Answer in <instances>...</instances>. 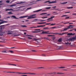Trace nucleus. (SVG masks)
Listing matches in <instances>:
<instances>
[{
  "mask_svg": "<svg viewBox=\"0 0 76 76\" xmlns=\"http://www.w3.org/2000/svg\"><path fill=\"white\" fill-rule=\"evenodd\" d=\"M17 73L18 74H30L31 75H36V74L35 73H22L19 72H17Z\"/></svg>",
  "mask_w": 76,
  "mask_h": 76,
  "instance_id": "nucleus-1",
  "label": "nucleus"
},
{
  "mask_svg": "<svg viewBox=\"0 0 76 76\" xmlns=\"http://www.w3.org/2000/svg\"><path fill=\"white\" fill-rule=\"evenodd\" d=\"M10 25V24H7L5 25H3L0 26V27H1L0 28V29H1V30L3 29H4V28H5V27L4 26L9 25Z\"/></svg>",
  "mask_w": 76,
  "mask_h": 76,
  "instance_id": "nucleus-2",
  "label": "nucleus"
},
{
  "mask_svg": "<svg viewBox=\"0 0 76 76\" xmlns=\"http://www.w3.org/2000/svg\"><path fill=\"white\" fill-rule=\"evenodd\" d=\"M49 32V31H42V33H41V34H53V33H48Z\"/></svg>",
  "mask_w": 76,
  "mask_h": 76,
  "instance_id": "nucleus-3",
  "label": "nucleus"
},
{
  "mask_svg": "<svg viewBox=\"0 0 76 76\" xmlns=\"http://www.w3.org/2000/svg\"><path fill=\"white\" fill-rule=\"evenodd\" d=\"M68 75H69L70 76H76V74H72V73H69Z\"/></svg>",
  "mask_w": 76,
  "mask_h": 76,
  "instance_id": "nucleus-4",
  "label": "nucleus"
},
{
  "mask_svg": "<svg viewBox=\"0 0 76 76\" xmlns=\"http://www.w3.org/2000/svg\"><path fill=\"white\" fill-rule=\"evenodd\" d=\"M72 28H73V27H68V28H64V30H62V31H67L68 29H71Z\"/></svg>",
  "mask_w": 76,
  "mask_h": 76,
  "instance_id": "nucleus-5",
  "label": "nucleus"
},
{
  "mask_svg": "<svg viewBox=\"0 0 76 76\" xmlns=\"http://www.w3.org/2000/svg\"><path fill=\"white\" fill-rule=\"evenodd\" d=\"M8 64L9 65H12V66H17V67H22V66H19L18 65L17 66H16V65L15 64Z\"/></svg>",
  "mask_w": 76,
  "mask_h": 76,
  "instance_id": "nucleus-6",
  "label": "nucleus"
},
{
  "mask_svg": "<svg viewBox=\"0 0 76 76\" xmlns=\"http://www.w3.org/2000/svg\"><path fill=\"white\" fill-rule=\"evenodd\" d=\"M3 51H2V53H7V50L6 49H3Z\"/></svg>",
  "mask_w": 76,
  "mask_h": 76,
  "instance_id": "nucleus-7",
  "label": "nucleus"
},
{
  "mask_svg": "<svg viewBox=\"0 0 76 76\" xmlns=\"http://www.w3.org/2000/svg\"><path fill=\"white\" fill-rule=\"evenodd\" d=\"M71 38V41H75V39H76V37H72Z\"/></svg>",
  "mask_w": 76,
  "mask_h": 76,
  "instance_id": "nucleus-8",
  "label": "nucleus"
},
{
  "mask_svg": "<svg viewBox=\"0 0 76 76\" xmlns=\"http://www.w3.org/2000/svg\"><path fill=\"white\" fill-rule=\"evenodd\" d=\"M57 3L56 1H52L50 2H49V4H53V3Z\"/></svg>",
  "mask_w": 76,
  "mask_h": 76,
  "instance_id": "nucleus-9",
  "label": "nucleus"
},
{
  "mask_svg": "<svg viewBox=\"0 0 76 76\" xmlns=\"http://www.w3.org/2000/svg\"><path fill=\"white\" fill-rule=\"evenodd\" d=\"M54 17H55V16H53V17H51L50 18L47 19V20H51L53 19V18H54Z\"/></svg>",
  "mask_w": 76,
  "mask_h": 76,
  "instance_id": "nucleus-10",
  "label": "nucleus"
},
{
  "mask_svg": "<svg viewBox=\"0 0 76 76\" xmlns=\"http://www.w3.org/2000/svg\"><path fill=\"white\" fill-rule=\"evenodd\" d=\"M12 10V11H14V12L15 11H16V10H13L12 9H6L5 10V11H7V10Z\"/></svg>",
  "mask_w": 76,
  "mask_h": 76,
  "instance_id": "nucleus-11",
  "label": "nucleus"
},
{
  "mask_svg": "<svg viewBox=\"0 0 76 76\" xmlns=\"http://www.w3.org/2000/svg\"><path fill=\"white\" fill-rule=\"evenodd\" d=\"M11 18H15V19H19L18 18H16V16H15V15H12L11 17Z\"/></svg>",
  "mask_w": 76,
  "mask_h": 76,
  "instance_id": "nucleus-12",
  "label": "nucleus"
},
{
  "mask_svg": "<svg viewBox=\"0 0 76 76\" xmlns=\"http://www.w3.org/2000/svg\"><path fill=\"white\" fill-rule=\"evenodd\" d=\"M44 26H45V25H42V26H37V28L39 27H44Z\"/></svg>",
  "mask_w": 76,
  "mask_h": 76,
  "instance_id": "nucleus-13",
  "label": "nucleus"
},
{
  "mask_svg": "<svg viewBox=\"0 0 76 76\" xmlns=\"http://www.w3.org/2000/svg\"><path fill=\"white\" fill-rule=\"evenodd\" d=\"M28 16V15H26L25 16H21L19 18H26V17H27Z\"/></svg>",
  "mask_w": 76,
  "mask_h": 76,
  "instance_id": "nucleus-14",
  "label": "nucleus"
},
{
  "mask_svg": "<svg viewBox=\"0 0 76 76\" xmlns=\"http://www.w3.org/2000/svg\"><path fill=\"white\" fill-rule=\"evenodd\" d=\"M61 41H62V39L60 38L58 40V41L59 42H61Z\"/></svg>",
  "mask_w": 76,
  "mask_h": 76,
  "instance_id": "nucleus-15",
  "label": "nucleus"
},
{
  "mask_svg": "<svg viewBox=\"0 0 76 76\" xmlns=\"http://www.w3.org/2000/svg\"><path fill=\"white\" fill-rule=\"evenodd\" d=\"M41 10H42V9L39 10H37V11H33V12H39V11H41Z\"/></svg>",
  "mask_w": 76,
  "mask_h": 76,
  "instance_id": "nucleus-16",
  "label": "nucleus"
},
{
  "mask_svg": "<svg viewBox=\"0 0 76 76\" xmlns=\"http://www.w3.org/2000/svg\"><path fill=\"white\" fill-rule=\"evenodd\" d=\"M44 23H46V22L39 23H37L38 24H43Z\"/></svg>",
  "mask_w": 76,
  "mask_h": 76,
  "instance_id": "nucleus-17",
  "label": "nucleus"
},
{
  "mask_svg": "<svg viewBox=\"0 0 76 76\" xmlns=\"http://www.w3.org/2000/svg\"><path fill=\"white\" fill-rule=\"evenodd\" d=\"M32 40L33 41H37V40H39V39H37L35 38H34Z\"/></svg>",
  "mask_w": 76,
  "mask_h": 76,
  "instance_id": "nucleus-18",
  "label": "nucleus"
},
{
  "mask_svg": "<svg viewBox=\"0 0 76 76\" xmlns=\"http://www.w3.org/2000/svg\"><path fill=\"white\" fill-rule=\"evenodd\" d=\"M56 72L48 73L47 74H56Z\"/></svg>",
  "mask_w": 76,
  "mask_h": 76,
  "instance_id": "nucleus-19",
  "label": "nucleus"
},
{
  "mask_svg": "<svg viewBox=\"0 0 76 76\" xmlns=\"http://www.w3.org/2000/svg\"><path fill=\"white\" fill-rule=\"evenodd\" d=\"M28 18H27L28 19H31V17H32V16H31H31H28Z\"/></svg>",
  "mask_w": 76,
  "mask_h": 76,
  "instance_id": "nucleus-20",
  "label": "nucleus"
},
{
  "mask_svg": "<svg viewBox=\"0 0 76 76\" xmlns=\"http://www.w3.org/2000/svg\"><path fill=\"white\" fill-rule=\"evenodd\" d=\"M17 72H7V73H17Z\"/></svg>",
  "mask_w": 76,
  "mask_h": 76,
  "instance_id": "nucleus-21",
  "label": "nucleus"
},
{
  "mask_svg": "<svg viewBox=\"0 0 76 76\" xmlns=\"http://www.w3.org/2000/svg\"><path fill=\"white\" fill-rule=\"evenodd\" d=\"M16 4H12V5H10V6L11 7L15 6H16Z\"/></svg>",
  "mask_w": 76,
  "mask_h": 76,
  "instance_id": "nucleus-22",
  "label": "nucleus"
},
{
  "mask_svg": "<svg viewBox=\"0 0 76 76\" xmlns=\"http://www.w3.org/2000/svg\"><path fill=\"white\" fill-rule=\"evenodd\" d=\"M9 52H10L11 53H14V52L12 50H9Z\"/></svg>",
  "mask_w": 76,
  "mask_h": 76,
  "instance_id": "nucleus-23",
  "label": "nucleus"
},
{
  "mask_svg": "<svg viewBox=\"0 0 76 76\" xmlns=\"http://www.w3.org/2000/svg\"><path fill=\"white\" fill-rule=\"evenodd\" d=\"M47 14V13H42V14H40V15H46V14Z\"/></svg>",
  "mask_w": 76,
  "mask_h": 76,
  "instance_id": "nucleus-24",
  "label": "nucleus"
},
{
  "mask_svg": "<svg viewBox=\"0 0 76 76\" xmlns=\"http://www.w3.org/2000/svg\"><path fill=\"white\" fill-rule=\"evenodd\" d=\"M72 41V39L71 38H69V39H67V41Z\"/></svg>",
  "mask_w": 76,
  "mask_h": 76,
  "instance_id": "nucleus-25",
  "label": "nucleus"
},
{
  "mask_svg": "<svg viewBox=\"0 0 76 76\" xmlns=\"http://www.w3.org/2000/svg\"><path fill=\"white\" fill-rule=\"evenodd\" d=\"M66 3H67V2L63 3H60L61 4H66Z\"/></svg>",
  "mask_w": 76,
  "mask_h": 76,
  "instance_id": "nucleus-26",
  "label": "nucleus"
},
{
  "mask_svg": "<svg viewBox=\"0 0 76 76\" xmlns=\"http://www.w3.org/2000/svg\"><path fill=\"white\" fill-rule=\"evenodd\" d=\"M73 26L72 25H69V26H67L68 28H70V27H73Z\"/></svg>",
  "mask_w": 76,
  "mask_h": 76,
  "instance_id": "nucleus-27",
  "label": "nucleus"
},
{
  "mask_svg": "<svg viewBox=\"0 0 76 76\" xmlns=\"http://www.w3.org/2000/svg\"><path fill=\"white\" fill-rule=\"evenodd\" d=\"M20 34H15L14 35V37H17V36H19Z\"/></svg>",
  "mask_w": 76,
  "mask_h": 76,
  "instance_id": "nucleus-28",
  "label": "nucleus"
},
{
  "mask_svg": "<svg viewBox=\"0 0 76 76\" xmlns=\"http://www.w3.org/2000/svg\"><path fill=\"white\" fill-rule=\"evenodd\" d=\"M38 19H35L34 20H33V21H32V22H34L35 21H38V20H38Z\"/></svg>",
  "mask_w": 76,
  "mask_h": 76,
  "instance_id": "nucleus-29",
  "label": "nucleus"
},
{
  "mask_svg": "<svg viewBox=\"0 0 76 76\" xmlns=\"http://www.w3.org/2000/svg\"><path fill=\"white\" fill-rule=\"evenodd\" d=\"M72 33H68L67 34V35H72Z\"/></svg>",
  "mask_w": 76,
  "mask_h": 76,
  "instance_id": "nucleus-30",
  "label": "nucleus"
},
{
  "mask_svg": "<svg viewBox=\"0 0 76 76\" xmlns=\"http://www.w3.org/2000/svg\"><path fill=\"white\" fill-rule=\"evenodd\" d=\"M26 3V1H20V4H22V3Z\"/></svg>",
  "mask_w": 76,
  "mask_h": 76,
  "instance_id": "nucleus-31",
  "label": "nucleus"
},
{
  "mask_svg": "<svg viewBox=\"0 0 76 76\" xmlns=\"http://www.w3.org/2000/svg\"><path fill=\"white\" fill-rule=\"evenodd\" d=\"M8 15H11V14H13V13H12V12H8Z\"/></svg>",
  "mask_w": 76,
  "mask_h": 76,
  "instance_id": "nucleus-32",
  "label": "nucleus"
},
{
  "mask_svg": "<svg viewBox=\"0 0 76 76\" xmlns=\"http://www.w3.org/2000/svg\"><path fill=\"white\" fill-rule=\"evenodd\" d=\"M39 75H43V74H44V73H39Z\"/></svg>",
  "mask_w": 76,
  "mask_h": 76,
  "instance_id": "nucleus-33",
  "label": "nucleus"
},
{
  "mask_svg": "<svg viewBox=\"0 0 76 76\" xmlns=\"http://www.w3.org/2000/svg\"><path fill=\"white\" fill-rule=\"evenodd\" d=\"M73 7H67V9H73Z\"/></svg>",
  "mask_w": 76,
  "mask_h": 76,
  "instance_id": "nucleus-34",
  "label": "nucleus"
},
{
  "mask_svg": "<svg viewBox=\"0 0 76 76\" xmlns=\"http://www.w3.org/2000/svg\"><path fill=\"white\" fill-rule=\"evenodd\" d=\"M52 39L54 40V39H56V37H52Z\"/></svg>",
  "mask_w": 76,
  "mask_h": 76,
  "instance_id": "nucleus-35",
  "label": "nucleus"
},
{
  "mask_svg": "<svg viewBox=\"0 0 76 76\" xmlns=\"http://www.w3.org/2000/svg\"><path fill=\"white\" fill-rule=\"evenodd\" d=\"M46 9H51V7H48L46 8Z\"/></svg>",
  "mask_w": 76,
  "mask_h": 76,
  "instance_id": "nucleus-36",
  "label": "nucleus"
},
{
  "mask_svg": "<svg viewBox=\"0 0 76 76\" xmlns=\"http://www.w3.org/2000/svg\"><path fill=\"white\" fill-rule=\"evenodd\" d=\"M32 32H41L40 31H32Z\"/></svg>",
  "mask_w": 76,
  "mask_h": 76,
  "instance_id": "nucleus-37",
  "label": "nucleus"
},
{
  "mask_svg": "<svg viewBox=\"0 0 76 76\" xmlns=\"http://www.w3.org/2000/svg\"><path fill=\"white\" fill-rule=\"evenodd\" d=\"M20 26H21L22 27H27V26H26L21 25Z\"/></svg>",
  "mask_w": 76,
  "mask_h": 76,
  "instance_id": "nucleus-38",
  "label": "nucleus"
},
{
  "mask_svg": "<svg viewBox=\"0 0 76 76\" xmlns=\"http://www.w3.org/2000/svg\"><path fill=\"white\" fill-rule=\"evenodd\" d=\"M6 2L7 3H10V1L9 0H8V1H6Z\"/></svg>",
  "mask_w": 76,
  "mask_h": 76,
  "instance_id": "nucleus-39",
  "label": "nucleus"
},
{
  "mask_svg": "<svg viewBox=\"0 0 76 76\" xmlns=\"http://www.w3.org/2000/svg\"><path fill=\"white\" fill-rule=\"evenodd\" d=\"M2 23H4V22L3 21H1L0 22V24H2Z\"/></svg>",
  "mask_w": 76,
  "mask_h": 76,
  "instance_id": "nucleus-40",
  "label": "nucleus"
},
{
  "mask_svg": "<svg viewBox=\"0 0 76 76\" xmlns=\"http://www.w3.org/2000/svg\"><path fill=\"white\" fill-rule=\"evenodd\" d=\"M7 34V35H11L12 34L11 33H8Z\"/></svg>",
  "mask_w": 76,
  "mask_h": 76,
  "instance_id": "nucleus-41",
  "label": "nucleus"
},
{
  "mask_svg": "<svg viewBox=\"0 0 76 76\" xmlns=\"http://www.w3.org/2000/svg\"><path fill=\"white\" fill-rule=\"evenodd\" d=\"M34 31H41V30L40 29H35Z\"/></svg>",
  "mask_w": 76,
  "mask_h": 76,
  "instance_id": "nucleus-42",
  "label": "nucleus"
},
{
  "mask_svg": "<svg viewBox=\"0 0 76 76\" xmlns=\"http://www.w3.org/2000/svg\"><path fill=\"white\" fill-rule=\"evenodd\" d=\"M56 28V27H51L50 28H51L52 29H54V28Z\"/></svg>",
  "mask_w": 76,
  "mask_h": 76,
  "instance_id": "nucleus-43",
  "label": "nucleus"
},
{
  "mask_svg": "<svg viewBox=\"0 0 76 76\" xmlns=\"http://www.w3.org/2000/svg\"><path fill=\"white\" fill-rule=\"evenodd\" d=\"M48 17H42V18H43V19H45V18H47Z\"/></svg>",
  "mask_w": 76,
  "mask_h": 76,
  "instance_id": "nucleus-44",
  "label": "nucleus"
},
{
  "mask_svg": "<svg viewBox=\"0 0 76 76\" xmlns=\"http://www.w3.org/2000/svg\"><path fill=\"white\" fill-rule=\"evenodd\" d=\"M50 1H45V2H44V3H48V2H50Z\"/></svg>",
  "mask_w": 76,
  "mask_h": 76,
  "instance_id": "nucleus-45",
  "label": "nucleus"
},
{
  "mask_svg": "<svg viewBox=\"0 0 76 76\" xmlns=\"http://www.w3.org/2000/svg\"><path fill=\"white\" fill-rule=\"evenodd\" d=\"M64 16H67V15H64L62 16L61 17H64Z\"/></svg>",
  "mask_w": 76,
  "mask_h": 76,
  "instance_id": "nucleus-46",
  "label": "nucleus"
},
{
  "mask_svg": "<svg viewBox=\"0 0 76 76\" xmlns=\"http://www.w3.org/2000/svg\"><path fill=\"white\" fill-rule=\"evenodd\" d=\"M37 18L36 17H31V19H33V18Z\"/></svg>",
  "mask_w": 76,
  "mask_h": 76,
  "instance_id": "nucleus-47",
  "label": "nucleus"
},
{
  "mask_svg": "<svg viewBox=\"0 0 76 76\" xmlns=\"http://www.w3.org/2000/svg\"><path fill=\"white\" fill-rule=\"evenodd\" d=\"M56 25V23H52L50 24V25Z\"/></svg>",
  "mask_w": 76,
  "mask_h": 76,
  "instance_id": "nucleus-48",
  "label": "nucleus"
},
{
  "mask_svg": "<svg viewBox=\"0 0 76 76\" xmlns=\"http://www.w3.org/2000/svg\"><path fill=\"white\" fill-rule=\"evenodd\" d=\"M26 36H28L29 37H32V36H31L29 35H26Z\"/></svg>",
  "mask_w": 76,
  "mask_h": 76,
  "instance_id": "nucleus-49",
  "label": "nucleus"
},
{
  "mask_svg": "<svg viewBox=\"0 0 76 76\" xmlns=\"http://www.w3.org/2000/svg\"><path fill=\"white\" fill-rule=\"evenodd\" d=\"M28 39H32V38H31L29 37H28Z\"/></svg>",
  "mask_w": 76,
  "mask_h": 76,
  "instance_id": "nucleus-50",
  "label": "nucleus"
},
{
  "mask_svg": "<svg viewBox=\"0 0 76 76\" xmlns=\"http://www.w3.org/2000/svg\"><path fill=\"white\" fill-rule=\"evenodd\" d=\"M4 22V23H7L8 21H3Z\"/></svg>",
  "mask_w": 76,
  "mask_h": 76,
  "instance_id": "nucleus-51",
  "label": "nucleus"
},
{
  "mask_svg": "<svg viewBox=\"0 0 76 76\" xmlns=\"http://www.w3.org/2000/svg\"><path fill=\"white\" fill-rule=\"evenodd\" d=\"M40 22H44V21H45V20H40Z\"/></svg>",
  "mask_w": 76,
  "mask_h": 76,
  "instance_id": "nucleus-52",
  "label": "nucleus"
},
{
  "mask_svg": "<svg viewBox=\"0 0 76 76\" xmlns=\"http://www.w3.org/2000/svg\"><path fill=\"white\" fill-rule=\"evenodd\" d=\"M48 37H51L52 36H54V35H48Z\"/></svg>",
  "mask_w": 76,
  "mask_h": 76,
  "instance_id": "nucleus-53",
  "label": "nucleus"
},
{
  "mask_svg": "<svg viewBox=\"0 0 76 76\" xmlns=\"http://www.w3.org/2000/svg\"><path fill=\"white\" fill-rule=\"evenodd\" d=\"M35 15H36V14L32 15H31V16H35Z\"/></svg>",
  "mask_w": 76,
  "mask_h": 76,
  "instance_id": "nucleus-54",
  "label": "nucleus"
},
{
  "mask_svg": "<svg viewBox=\"0 0 76 76\" xmlns=\"http://www.w3.org/2000/svg\"><path fill=\"white\" fill-rule=\"evenodd\" d=\"M21 76H27V75H21Z\"/></svg>",
  "mask_w": 76,
  "mask_h": 76,
  "instance_id": "nucleus-55",
  "label": "nucleus"
},
{
  "mask_svg": "<svg viewBox=\"0 0 76 76\" xmlns=\"http://www.w3.org/2000/svg\"><path fill=\"white\" fill-rule=\"evenodd\" d=\"M69 44V42H67V43H64V44H66V45H67V44Z\"/></svg>",
  "mask_w": 76,
  "mask_h": 76,
  "instance_id": "nucleus-56",
  "label": "nucleus"
},
{
  "mask_svg": "<svg viewBox=\"0 0 76 76\" xmlns=\"http://www.w3.org/2000/svg\"><path fill=\"white\" fill-rule=\"evenodd\" d=\"M8 32H12V31H8Z\"/></svg>",
  "mask_w": 76,
  "mask_h": 76,
  "instance_id": "nucleus-57",
  "label": "nucleus"
},
{
  "mask_svg": "<svg viewBox=\"0 0 76 76\" xmlns=\"http://www.w3.org/2000/svg\"><path fill=\"white\" fill-rule=\"evenodd\" d=\"M51 24V23H46L45 25H50Z\"/></svg>",
  "mask_w": 76,
  "mask_h": 76,
  "instance_id": "nucleus-58",
  "label": "nucleus"
},
{
  "mask_svg": "<svg viewBox=\"0 0 76 76\" xmlns=\"http://www.w3.org/2000/svg\"><path fill=\"white\" fill-rule=\"evenodd\" d=\"M42 56H46V55L44 54H42Z\"/></svg>",
  "mask_w": 76,
  "mask_h": 76,
  "instance_id": "nucleus-59",
  "label": "nucleus"
},
{
  "mask_svg": "<svg viewBox=\"0 0 76 76\" xmlns=\"http://www.w3.org/2000/svg\"><path fill=\"white\" fill-rule=\"evenodd\" d=\"M0 35H1V36H2L3 35V34L2 33H0Z\"/></svg>",
  "mask_w": 76,
  "mask_h": 76,
  "instance_id": "nucleus-60",
  "label": "nucleus"
},
{
  "mask_svg": "<svg viewBox=\"0 0 76 76\" xmlns=\"http://www.w3.org/2000/svg\"><path fill=\"white\" fill-rule=\"evenodd\" d=\"M59 34V35H62V34L61 33H58V34Z\"/></svg>",
  "mask_w": 76,
  "mask_h": 76,
  "instance_id": "nucleus-61",
  "label": "nucleus"
},
{
  "mask_svg": "<svg viewBox=\"0 0 76 76\" xmlns=\"http://www.w3.org/2000/svg\"><path fill=\"white\" fill-rule=\"evenodd\" d=\"M2 21H3V20L0 19V22H2Z\"/></svg>",
  "mask_w": 76,
  "mask_h": 76,
  "instance_id": "nucleus-62",
  "label": "nucleus"
},
{
  "mask_svg": "<svg viewBox=\"0 0 76 76\" xmlns=\"http://www.w3.org/2000/svg\"><path fill=\"white\" fill-rule=\"evenodd\" d=\"M69 18H70L69 17H66L65 18V19H69Z\"/></svg>",
  "mask_w": 76,
  "mask_h": 76,
  "instance_id": "nucleus-63",
  "label": "nucleus"
},
{
  "mask_svg": "<svg viewBox=\"0 0 76 76\" xmlns=\"http://www.w3.org/2000/svg\"><path fill=\"white\" fill-rule=\"evenodd\" d=\"M72 15H76V13H73Z\"/></svg>",
  "mask_w": 76,
  "mask_h": 76,
  "instance_id": "nucleus-64",
  "label": "nucleus"
}]
</instances>
